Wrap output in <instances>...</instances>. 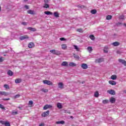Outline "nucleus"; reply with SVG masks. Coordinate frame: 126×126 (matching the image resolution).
Masks as SVG:
<instances>
[{
	"label": "nucleus",
	"instance_id": "7c9ffc66",
	"mask_svg": "<svg viewBox=\"0 0 126 126\" xmlns=\"http://www.w3.org/2000/svg\"><path fill=\"white\" fill-rule=\"evenodd\" d=\"M103 104H108L109 103V100L105 99L102 100Z\"/></svg>",
	"mask_w": 126,
	"mask_h": 126
},
{
	"label": "nucleus",
	"instance_id": "393cba45",
	"mask_svg": "<svg viewBox=\"0 0 126 126\" xmlns=\"http://www.w3.org/2000/svg\"><path fill=\"white\" fill-rule=\"evenodd\" d=\"M87 50H88V52H89V53H92V51H93L92 47H90V46L88 47Z\"/></svg>",
	"mask_w": 126,
	"mask_h": 126
},
{
	"label": "nucleus",
	"instance_id": "f8f14e48",
	"mask_svg": "<svg viewBox=\"0 0 126 126\" xmlns=\"http://www.w3.org/2000/svg\"><path fill=\"white\" fill-rule=\"evenodd\" d=\"M58 87L60 88V89H63V84L62 82L59 83Z\"/></svg>",
	"mask_w": 126,
	"mask_h": 126
},
{
	"label": "nucleus",
	"instance_id": "7ed1b4c3",
	"mask_svg": "<svg viewBox=\"0 0 126 126\" xmlns=\"http://www.w3.org/2000/svg\"><path fill=\"white\" fill-rule=\"evenodd\" d=\"M44 84H47V85H53V83L50 81L45 80L43 81Z\"/></svg>",
	"mask_w": 126,
	"mask_h": 126
},
{
	"label": "nucleus",
	"instance_id": "6ab92c4d",
	"mask_svg": "<svg viewBox=\"0 0 126 126\" xmlns=\"http://www.w3.org/2000/svg\"><path fill=\"white\" fill-rule=\"evenodd\" d=\"M28 30H30L31 31H33V32H36L37 30L35 28L29 27L28 28Z\"/></svg>",
	"mask_w": 126,
	"mask_h": 126
},
{
	"label": "nucleus",
	"instance_id": "09e8293b",
	"mask_svg": "<svg viewBox=\"0 0 126 126\" xmlns=\"http://www.w3.org/2000/svg\"><path fill=\"white\" fill-rule=\"evenodd\" d=\"M4 59L2 57H0V63H2V62H3Z\"/></svg>",
	"mask_w": 126,
	"mask_h": 126
},
{
	"label": "nucleus",
	"instance_id": "72a5a7b5",
	"mask_svg": "<svg viewBox=\"0 0 126 126\" xmlns=\"http://www.w3.org/2000/svg\"><path fill=\"white\" fill-rule=\"evenodd\" d=\"M94 96V97H96V98L99 97V93L98 92H95Z\"/></svg>",
	"mask_w": 126,
	"mask_h": 126
},
{
	"label": "nucleus",
	"instance_id": "ddd939ff",
	"mask_svg": "<svg viewBox=\"0 0 126 126\" xmlns=\"http://www.w3.org/2000/svg\"><path fill=\"white\" fill-rule=\"evenodd\" d=\"M61 65H62L63 66H67V65H68V63H67V62H63L62 64Z\"/></svg>",
	"mask_w": 126,
	"mask_h": 126
},
{
	"label": "nucleus",
	"instance_id": "f3484780",
	"mask_svg": "<svg viewBox=\"0 0 126 126\" xmlns=\"http://www.w3.org/2000/svg\"><path fill=\"white\" fill-rule=\"evenodd\" d=\"M44 13L46 15H53V12L50 11H45Z\"/></svg>",
	"mask_w": 126,
	"mask_h": 126
},
{
	"label": "nucleus",
	"instance_id": "20e7f679",
	"mask_svg": "<svg viewBox=\"0 0 126 126\" xmlns=\"http://www.w3.org/2000/svg\"><path fill=\"white\" fill-rule=\"evenodd\" d=\"M107 93L110 94V95H116V92L114 90H107Z\"/></svg>",
	"mask_w": 126,
	"mask_h": 126
},
{
	"label": "nucleus",
	"instance_id": "2f4dec72",
	"mask_svg": "<svg viewBox=\"0 0 126 126\" xmlns=\"http://www.w3.org/2000/svg\"><path fill=\"white\" fill-rule=\"evenodd\" d=\"M44 8H49L50 7V5H49L47 3H45L43 5Z\"/></svg>",
	"mask_w": 126,
	"mask_h": 126
},
{
	"label": "nucleus",
	"instance_id": "3c124183",
	"mask_svg": "<svg viewBox=\"0 0 126 126\" xmlns=\"http://www.w3.org/2000/svg\"><path fill=\"white\" fill-rule=\"evenodd\" d=\"M22 24L23 25L26 26V25H27V22H23L22 23Z\"/></svg>",
	"mask_w": 126,
	"mask_h": 126
},
{
	"label": "nucleus",
	"instance_id": "bf43d9fd",
	"mask_svg": "<svg viewBox=\"0 0 126 126\" xmlns=\"http://www.w3.org/2000/svg\"><path fill=\"white\" fill-rule=\"evenodd\" d=\"M27 0H24V2H26V1H27Z\"/></svg>",
	"mask_w": 126,
	"mask_h": 126
},
{
	"label": "nucleus",
	"instance_id": "a19ab883",
	"mask_svg": "<svg viewBox=\"0 0 126 126\" xmlns=\"http://www.w3.org/2000/svg\"><path fill=\"white\" fill-rule=\"evenodd\" d=\"M18 114V112H17V111H13L12 112V115H17Z\"/></svg>",
	"mask_w": 126,
	"mask_h": 126
},
{
	"label": "nucleus",
	"instance_id": "4c0bfd02",
	"mask_svg": "<svg viewBox=\"0 0 126 126\" xmlns=\"http://www.w3.org/2000/svg\"><path fill=\"white\" fill-rule=\"evenodd\" d=\"M74 49L77 51H79V48H78V47H77V46L76 45H74Z\"/></svg>",
	"mask_w": 126,
	"mask_h": 126
},
{
	"label": "nucleus",
	"instance_id": "5701e85b",
	"mask_svg": "<svg viewBox=\"0 0 126 126\" xmlns=\"http://www.w3.org/2000/svg\"><path fill=\"white\" fill-rule=\"evenodd\" d=\"M91 13L92 14H96L97 13V10L96 9L92 10Z\"/></svg>",
	"mask_w": 126,
	"mask_h": 126
},
{
	"label": "nucleus",
	"instance_id": "f257e3e1",
	"mask_svg": "<svg viewBox=\"0 0 126 126\" xmlns=\"http://www.w3.org/2000/svg\"><path fill=\"white\" fill-rule=\"evenodd\" d=\"M50 53H51L52 54H53L54 55H57V56H59V55H61V52L56 50H50Z\"/></svg>",
	"mask_w": 126,
	"mask_h": 126
},
{
	"label": "nucleus",
	"instance_id": "cd10ccee",
	"mask_svg": "<svg viewBox=\"0 0 126 126\" xmlns=\"http://www.w3.org/2000/svg\"><path fill=\"white\" fill-rule=\"evenodd\" d=\"M54 16H55V17H56V18H58V17H59V13H58V12H55L54 13Z\"/></svg>",
	"mask_w": 126,
	"mask_h": 126
},
{
	"label": "nucleus",
	"instance_id": "bb28decb",
	"mask_svg": "<svg viewBox=\"0 0 126 126\" xmlns=\"http://www.w3.org/2000/svg\"><path fill=\"white\" fill-rule=\"evenodd\" d=\"M104 53H105L107 54L108 53V46L104 47V48L103 49Z\"/></svg>",
	"mask_w": 126,
	"mask_h": 126
},
{
	"label": "nucleus",
	"instance_id": "8fccbe9b",
	"mask_svg": "<svg viewBox=\"0 0 126 126\" xmlns=\"http://www.w3.org/2000/svg\"><path fill=\"white\" fill-rule=\"evenodd\" d=\"M6 122L4 121H0V124H1L2 125H5Z\"/></svg>",
	"mask_w": 126,
	"mask_h": 126
},
{
	"label": "nucleus",
	"instance_id": "c756f323",
	"mask_svg": "<svg viewBox=\"0 0 126 126\" xmlns=\"http://www.w3.org/2000/svg\"><path fill=\"white\" fill-rule=\"evenodd\" d=\"M15 83H20L21 82V79H17L15 80Z\"/></svg>",
	"mask_w": 126,
	"mask_h": 126
},
{
	"label": "nucleus",
	"instance_id": "a211bd4d",
	"mask_svg": "<svg viewBox=\"0 0 126 126\" xmlns=\"http://www.w3.org/2000/svg\"><path fill=\"white\" fill-rule=\"evenodd\" d=\"M7 74L8 75H10V76H12V75H13V72L9 70L7 71Z\"/></svg>",
	"mask_w": 126,
	"mask_h": 126
},
{
	"label": "nucleus",
	"instance_id": "473e14b6",
	"mask_svg": "<svg viewBox=\"0 0 126 126\" xmlns=\"http://www.w3.org/2000/svg\"><path fill=\"white\" fill-rule=\"evenodd\" d=\"M112 15H108L106 16V19L107 20H110V19H112Z\"/></svg>",
	"mask_w": 126,
	"mask_h": 126
},
{
	"label": "nucleus",
	"instance_id": "a878e982",
	"mask_svg": "<svg viewBox=\"0 0 126 126\" xmlns=\"http://www.w3.org/2000/svg\"><path fill=\"white\" fill-rule=\"evenodd\" d=\"M56 124L57 125H60V124H61V125H63V124H64V121H58L56 122Z\"/></svg>",
	"mask_w": 126,
	"mask_h": 126
},
{
	"label": "nucleus",
	"instance_id": "13d9d810",
	"mask_svg": "<svg viewBox=\"0 0 126 126\" xmlns=\"http://www.w3.org/2000/svg\"><path fill=\"white\" fill-rule=\"evenodd\" d=\"M117 54H120V51H117Z\"/></svg>",
	"mask_w": 126,
	"mask_h": 126
},
{
	"label": "nucleus",
	"instance_id": "e2e57ef3",
	"mask_svg": "<svg viewBox=\"0 0 126 126\" xmlns=\"http://www.w3.org/2000/svg\"><path fill=\"white\" fill-rule=\"evenodd\" d=\"M69 114H70V113L69 112H68Z\"/></svg>",
	"mask_w": 126,
	"mask_h": 126
},
{
	"label": "nucleus",
	"instance_id": "9d476101",
	"mask_svg": "<svg viewBox=\"0 0 126 126\" xmlns=\"http://www.w3.org/2000/svg\"><path fill=\"white\" fill-rule=\"evenodd\" d=\"M61 47L63 50H66L67 49V45L66 44H62Z\"/></svg>",
	"mask_w": 126,
	"mask_h": 126
},
{
	"label": "nucleus",
	"instance_id": "6e6552de",
	"mask_svg": "<svg viewBox=\"0 0 126 126\" xmlns=\"http://www.w3.org/2000/svg\"><path fill=\"white\" fill-rule=\"evenodd\" d=\"M118 61H119V63H122V64H124V65H125V66H126V61L125 60H122V59H119Z\"/></svg>",
	"mask_w": 126,
	"mask_h": 126
},
{
	"label": "nucleus",
	"instance_id": "79ce46f5",
	"mask_svg": "<svg viewBox=\"0 0 126 126\" xmlns=\"http://www.w3.org/2000/svg\"><path fill=\"white\" fill-rule=\"evenodd\" d=\"M4 126H10V124H9V123L8 122H5V124H4Z\"/></svg>",
	"mask_w": 126,
	"mask_h": 126
},
{
	"label": "nucleus",
	"instance_id": "412c9836",
	"mask_svg": "<svg viewBox=\"0 0 126 126\" xmlns=\"http://www.w3.org/2000/svg\"><path fill=\"white\" fill-rule=\"evenodd\" d=\"M77 64L75 63H73L72 62H70L69 63V66H76Z\"/></svg>",
	"mask_w": 126,
	"mask_h": 126
},
{
	"label": "nucleus",
	"instance_id": "f704fd0d",
	"mask_svg": "<svg viewBox=\"0 0 126 126\" xmlns=\"http://www.w3.org/2000/svg\"><path fill=\"white\" fill-rule=\"evenodd\" d=\"M0 95L5 96L6 95V93L5 92H0Z\"/></svg>",
	"mask_w": 126,
	"mask_h": 126
},
{
	"label": "nucleus",
	"instance_id": "37998d69",
	"mask_svg": "<svg viewBox=\"0 0 126 126\" xmlns=\"http://www.w3.org/2000/svg\"><path fill=\"white\" fill-rule=\"evenodd\" d=\"M0 109H2V110H4V107L2 104H0Z\"/></svg>",
	"mask_w": 126,
	"mask_h": 126
},
{
	"label": "nucleus",
	"instance_id": "603ef678",
	"mask_svg": "<svg viewBox=\"0 0 126 126\" xmlns=\"http://www.w3.org/2000/svg\"><path fill=\"white\" fill-rule=\"evenodd\" d=\"M3 100H4V101H8L9 100H10V98H3Z\"/></svg>",
	"mask_w": 126,
	"mask_h": 126
},
{
	"label": "nucleus",
	"instance_id": "4d7b16f0",
	"mask_svg": "<svg viewBox=\"0 0 126 126\" xmlns=\"http://www.w3.org/2000/svg\"><path fill=\"white\" fill-rule=\"evenodd\" d=\"M45 126V125L44 124V123H41L39 125V126Z\"/></svg>",
	"mask_w": 126,
	"mask_h": 126
},
{
	"label": "nucleus",
	"instance_id": "864d4df0",
	"mask_svg": "<svg viewBox=\"0 0 126 126\" xmlns=\"http://www.w3.org/2000/svg\"><path fill=\"white\" fill-rule=\"evenodd\" d=\"M79 7H80V8H84L85 6L84 5H79Z\"/></svg>",
	"mask_w": 126,
	"mask_h": 126
},
{
	"label": "nucleus",
	"instance_id": "f03ea898",
	"mask_svg": "<svg viewBox=\"0 0 126 126\" xmlns=\"http://www.w3.org/2000/svg\"><path fill=\"white\" fill-rule=\"evenodd\" d=\"M21 41H23V40H26L27 39H29V36L27 35H25L22 36H20L19 38Z\"/></svg>",
	"mask_w": 126,
	"mask_h": 126
},
{
	"label": "nucleus",
	"instance_id": "dca6fc26",
	"mask_svg": "<svg viewBox=\"0 0 126 126\" xmlns=\"http://www.w3.org/2000/svg\"><path fill=\"white\" fill-rule=\"evenodd\" d=\"M109 84H111V85H116L117 84V82L114 81H109Z\"/></svg>",
	"mask_w": 126,
	"mask_h": 126
},
{
	"label": "nucleus",
	"instance_id": "423d86ee",
	"mask_svg": "<svg viewBox=\"0 0 126 126\" xmlns=\"http://www.w3.org/2000/svg\"><path fill=\"white\" fill-rule=\"evenodd\" d=\"M51 108H53V106L47 104L44 106L43 110H47V109H50Z\"/></svg>",
	"mask_w": 126,
	"mask_h": 126
},
{
	"label": "nucleus",
	"instance_id": "49530a36",
	"mask_svg": "<svg viewBox=\"0 0 126 126\" xmlns=\"http://www.w3.org/2000/svg\"><path fill=\"white\" fill-rule=\"evenodd\" d=\"M19 97H20V94H17V95L14 96V98L15 99H16V98H19Z\"/></svg>",
	"mask_w": 126,
	"mask_h": 126
},
{
	"label": "nucleus",
	"instance_id": "58836bf2",
	"mask_svg": "<svg viewBox=\"0 0 126 126\" xmlns=\"http://www.w3.org/2000/svg\"><path fill=\"white\" fill-rule=\"evenodd\" d=\"M73 57L75 59H77V60H79V56L78 55H76L75 54H74Z\"/></svg>",
	"mask_w": 126,
	"mask_h": 126
},
{
	"label": "nucleus",
	"instance_id": "4468645a",
	"mask_svg": "<svg viewBox=\"0 0 126 126\" xmlns=\"http://www.w3.org/2000/svg\"><path fill=\"white\" fill-rule=\"evenodd\" d=\"M112 45H113V46H114V47H117V46L120 45V43L119 42L116 41V42L112 43Z\"/></svg>",
	"mask_w": 126,
	"mask_h": 126
},
{
	"label": "nucleus",
	"instance_id": "c85d7f7f",
	"mask_svg": "<svg viewBox=\"0 0 126 126\" xmlns=\"http://www.w3.org/2000/svg\"><path fill=\"white\" fill-rule=\"evenodd\" d=\"M41 91L44 93H47V92H48V89L42 88L41 89Z\"/></svg>",
	"mask_w": 126,
	"mask_h": 126
},
{
	"label": "nucleus",
	"instance_id": "2eb2a0df",
	"mask_svg": "<svg viewBox=\"0 0 126 126\" xmlns=\"http://www.w3.org/2000/svg\"><path fill=\"white\" fill-rule=\"evenodd\" d=\"M110 103H114L116 102V99L115 97H111L109 100Z\"/></svg>",
	"mask_w": 126,
	"mask_h": 126
},
{
	"label": "nucleus",
	"instance_id": "a18cd8bd",
	"mask_svg": "<svg viewBox=\"0 0 126 126\" xmlns=\"http://www.w3.org/2000/svg\"><path fill=\"white\" fill-rule=\"evenodd\" d=\"M120 19H125V16L124 15H122V16H120V17H119Z\"/></svg>",
	"mask_w": 126,
	"mask_h": 126
},
{
	"label": "nucleus",
	"instance_id": "9b49d317",
	"mask_svg": "<svg viewBox=\"0 0 126 126\" xmlns=\"http://www.w3.org/2000/svg\"><path fill=\"white\" fill-rule=\"evenodd\" d=\"M34 46H35V45L34 44V43L33 42H31L28 45V47H29V48H30V49L34 48Z\"/></svg>",
	"mask_w": 126,
	"mask_h": 126
},
{
	"label": "nucleus",
	"instance_id": "4be33fe9",
	"mask_svg": "<svg viewBox=\"0 0 126 126\" xmlns=\"http://www.w3.org/2000/svg\"><path fill=\"white\" fill-rule=\"evenodd\" d=\"M28 13H29V14H35V13H34V11L32 10H29L28 11Z\"/></svg>",
	"mask_w": 126,
	"mask_h": 126
},
{
	"label": "nucleus",
	"instance_id": "680f3d73",
	"mask_svg": "<svg viewBox=\"0 0 126 126\" xmlns=\"http://www.w3.org/2000/svg\"><path fill=\"white\" fill-rule=\"evenodd\" d=\"M124 93H125L126 94V90L124 91Z\"/></svg>",
	"mask_w": 126,
	"mask_h": 126
},
{
	"label": "nucleus",
	"instance_id": "1a4fd4ad",
	"mask_svg": "<svg viewBox=\"0 0 126 126\" xmlns=\"http://www.w3.org/2000/svg\"><path fill=\"white\" fill-rule=\"evenodd\" d=\"M81 67L83 68V69H87L88 68V66L86 63H82L81 64Z\"/></svg>",
	"mask_w": 126,
	"mask_h": 126
},
{
	"label": "nucleus",
	"instance_id": "5fc2aeb1",
	"mask_svg": "<svg viewBox=\"0 0 126 126\" xmlns=\"http://www.w3.org/2000/svg\"><path fill=\"white\" fill-rule=\"evenodd\" d=\"M49 1H50L49 0H44V2L45 3H48V2H49Z\"/></svg>",
	"mask_w": 126,
	"mask_h": 126
},
{
	"label": "nucleus",
	"instance_id": "c9c22d12",
	"mask_svg": "<svg viewBox=\"0 0 126 126\" xmlns=\"http://www.w3.org/2000/svg\"><path fill=\"white\" fill-rule=\"evenodd\" d=\"M3 87H4V88H5L6 89H9V86L7 84L4 85Z\"/></svg>",
	"mask_w": 126,
	"mask_h": 126
},
{
	"label": "nucleus",
	"instance_id": "b1692460",
	"mask_svg": "<svg viewBox=\"0 0 126 126\" xmlns=\"http://www.w3.org/2000/svg\"><path fill=\"white\" fill-rule=\"evenodd\" d=\"M111 78L112 79V80H116V79H117V75H113L111 76Z\"/></svg>",
	"mask_w": 126,
	"mask_h": 126
},
{
	"label": "nucleus",
	"instance_id": "0eeeda50",
	"mask_svg": "<svg viewBox=\"0 0 126 126\" xmlns=\"http://www.w3.org/2000/svg\"><path fill=\"white\" fill-rule=\"evenodd\" d=\"M49 115H50V111L48 110L47 111L43 113L42 116L43 117H47Z\"/></svg>",
	"mask_w": 126,
	"mask_h": 126
},
{
	"label": "nucleus",
	"instance_id": "c03bdc74",
	"mask_svg": "<svg viewBox=\"0 0 126 126\" xmlns=\"http://www.w3.org/2000/svg\"><path fill=\"white\" fill-rule=\"evenodd\" d=\"M60 41H66V39L63 37H61L60 38Z\"/></svg>",
	"mask_w": 126,
	"mask_h": 126
},
{
	"label": "nucleus",
	"instance_id": "052dcab7",
	"mask_svg": "<svg viewBox=\"0 0 126 126\" xmlns=\"http://www.w3.org/2000/svg\"><path fill=\"white\" fill-rule=\"evenodd\" d=\"M124 26H125V27H126V23H124Z\"/></svg>",
	"mask_w": 126,
	"mask_h": 126
},
{
	"label": "nucleus",
	"instance_id": "39448f33",
	"mask_svg": "<svg viewBox=\"0 0 126 126\" xmlns=\"http://www.w3.org/2000/svg\"><path fill=\"white\" fill-rule=\"evenodd\" d=\"M103 62H104V58H100L95 60V63H103Z\"/></svg>",
	"mask_w": 126,
	"mask_h": 126
},
{
	"label": "nucleus",
	"instance_id": "e433bc0d",
	"mask_svg": "<svg viewBox=\"0 0 126 126\" xmlns=\"http://www.w3.org/2000/svg\"><path fill=\"white\" fill-rule=\"evenodd\" d=\"M89 37L91 39V40H94L95 39V37L94 36V35H90Z\"/></svg>",
	"mask_w": 126,
	"mask_h": 126
},
{
	"label": "nucleus",
	"instance_id": "6e6d98bb",
	"mask_svg": "<svg viewBox=\"0 0 126 126\" xmlns=\"http://www.w3.org/2000/svg\"><path fill=\"white\" fill-rule=\"evenodd\" d=\"M25 7L27 9H29V6H28V5H25Z\"/></svg>",
	"mask_w": 126,
	"mask_h": 126
},
{
	"label": "nucleus",
	"instance_id": "de8ad7c7",
	"mask_svg": "<svg viewBox=\"0 0 126 126\" xmlns=\"http://www.w3.org/2000/svg\"><path fill=\"white\" fill-rule=\"evenodd\" d=\"M29 105H33V101H32V100L29 101Z\"/></svg>",
	"mask_w": 126,
	"mask_h": 126
},
{
	"label": "nucleus",
	"instance_id": "ea45409f",
	"mask_svg": "<svg viewBox=\"0 0 126 126\" xmlns=\"http://www.w3.org/2000/svg\"><path fill=\"white\" fill-rule=\"evenodd\" d=\"M78 32H80V33H82L83 32V30L82 29H78L77 30Z\"/></svg>",
	"mask_w": 126,
	"mask_h": 126
},
{
	"label": "nucleus",
	"instance_id": "aec40b11",
	"mask_svg": "<svg viewBox=\"0 0 126 126\" xmlns=\"http://www.w3.org/2000/svg\"><path fill=\"white\" fill-rule=\"evenodd\" d=\"M57 106L58 109H62V108H63V105H62V103H58Z\"/></svg>",
	"mask_w": 126,
	"mask_h": 126
}]
</instances>
